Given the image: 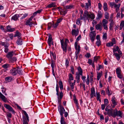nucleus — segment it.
Masks as SVG:
<instances>
[{
  "mask_svg": "<svg viewBox=\"0 0 124 124\" xmlns=\"http://www.w3.org/2000/svg\"><path fill=\"white\" fill-rule=\"evenodd\" d=\"M115 3L114 2H110L109 3V5L111 8H113L115 5Z\"/></svg>",
  "mask_w": 124,
  "mask_h": 124,
  "instance_id": "4d7b16f0",
  "label": "nucleus"
},
{
  "mask_svg": "<svg viewBox=\"0 0 124 124\" xmlns=\"http://www.w3.org/2000/svg\"><path fill=\"white\" fill-rule=\"evenodd\" d=\"M77 69L78 72H77L76 74V78L77 80V82L78 83L80 80V76H82L83 75V71L80 66L78 67Z\"/></svg>",
  "mask_w": 124,
  "mask_h": 124,
  "instance_id": "7ed1b4c3",
  "label": "nucleus"
},
{
  "mask_svg": "<svg viewBox=\"0 0 124 124\" xmlns=\"http://www.w3.org/2000/svg\"><path fill=\"white\" fill-rule=\"evenodd\" d=\"M59 85L60 88L61 90L63 89V85L62 82L61 81H60L59 82Z\"/></svg>",
  "mask_w": 124,
  "mask_h": 124,
  "instance_id": "f704fd0d",
  "label": "nucleus"
},
{
  "mask_svg": "<svg viewBox=\"0 0 124 124\" xmlns=\"http://www.w3.org/2000/svg\"><path fill=\"white\" fill-rule=\"evenodd\" d=\"M21 35V34L18 31H17L16 32V34H15L14 37H17L18 38H20V37Z\"/></svg>",
  "mask_w": 124,
  "mask_h": 124,
  "instance_id": "b1692460",
  "label": "nucleus"
},
{
  "mask_svg": "<svg viewBox=\"0 0 124 124\" xmlns=\"http://www.w3.org/2000/svg\"><path fill=\"white\" fill-rule=\"evenodd\" d=\"M80 20H82L83 19V17L82 16V15L83 14V11L82 10H80Z\"/></svg>",
  "mask_w": 124,
  "mask_h": 124,
  "instance_id": "79ce46f5",
  "label": "nucleus"
},
{
  "mask_svg": "<svg viewBox=\"0 0 124 124\" xmlns=\"http://www.w3.org/2000/svg\"><path fill=\"white\" fill-rule=\"evenodd\" d=\"M22 111L24 115L25 116L26 118L24 117H23V124H28L27 121H29V118L28 115L27 114L26 112L24 110H23Z\"/></svg>",
  "mask_w": 124,
  "mask_h": 124,
  "instance_id": "39448f33",
  "label": "nucleus"
},
{
  "mask_svg": "<svg viewBox=\"0 0 124 124\" xmlns=\"http://www.w3.org/2000/svg\"><path fill=\"white\" fill-rule=\"evenodd\" d=\"M117 77L120 79H121L122 78L123 75L121 74V73L117 74Z\"/></svg>",
  "mask_w": 124,
  "mask_h": 124,
  "instance_id": "0e129e2a",
  "label": "nucleus"
},
{
  "mask_svg": "<svg viewBox=\"0 0 124 124\" xmlns=\"http://www.w3.org/2000/svg\"><path fill=\"white\" fill-rule=\"evenodd\" d=\"M90 38L92 42H93L96 36V33L95 31H92L90 34Z\"/></svg>",
  "mask_w": 124,
  "mask_h": 124,
  "instance_id": "0eeeda50",
  "label": "nucleus"
},
{
  "mask_svg": "<svg viewBox=\"0 0 124 124\" xmlns=\"http://www.w3.org/2000/svg\"><path fill=\"white\" fill-rule=\"evenodd\" d=\"M114 25V23H110L109 24V29L110 30H113V27Z\"/></svg>",
  "mask_w": 124,
  "mask_h": 124,
  "instance_id": "37998d69",
  "label": "nucleus"
},
{
  "mask_svg": "<svg viewBox=\"0 0 124 124\" xmlns=\"http://www.w3.org/2000/svg\"><path fill=\"white\" fill-rule=\"evenodd\" d=\"M113 44L111 42H110L109 43H108L106 44V46L109 47H110L111 46H112L113 45Z\"/></svg>",
  "mask_w": 124,
  "mask_h": 124,
  "instance_id": "6e6d98bb",
  "label": "nucleus"
},
{
  "mask_svg": "<svg viewBox=\"0 0 124 124\" xmlns=\"http://www.w3.org/2000/svg\"><path fill=\"white\" fill-rule=\"evenodd\" d=\"M33 18L32 17H31L27 20L25 23V25H29L31 27L33 24L32 21Z\"/></svg>",
  "mask_w": 124,
  "mask_h": 124,
  "instance_id": "9d476101",
  "label": "nucleus"
},
{
  "mask_svg": "<svg viewBox=\"0 0 124 124\" xmlns=\"http://www.w3.org/2000/svg\"><path fill=\"white\" fill-rule=\"evenodd\" d=\"M96 96H97V100H99L100 102L101 101V100L100 99V95L99 93H98L97 92L96 93Z\"/></svg>",
  "mask_w": 124,
  "mask_h": 124,
  "instance_id": "c85d7f7f",
  "label": "nucleus"
},
{
  "mask_svg": "<svg viewBox=\"0 0 124 124\" xmlns=\"http://www.w3.org/2000/svg\"><path fill=\"white\" fill-rule=\"evenodd\" d=\"M86 83L88 85H89V76L88 75H87V76Z\"/></svg>",
  "mask_w": 124,
  "mask_h": 124,
  "instance_id": "de8ad7c7",
  "label": "nucleus"
},
{
  "mask_svg": "<svg viewBox=\"0 0 124 124\" xmlns=\"http://www.w3.org/2000/svg\"><path fill=\"white\" fill-rule=\"evenodd\" d=\"M4 107L7 109H8L9 111H11L14 114L15 111L12 108L8 105L7 104H4Z\"/></svg>",
  "mask_w": 124,
  "mask_h": 124,
  "instance_id": "1a4fd4ad",
  "label": "nucleus"
},
{
  "mask_svg": "<svg viewBox=\"0 0 124 124\" xmlns=\"http://www.w3.org/2000/svg\"><path fill=\"white\" fill-rule=\"evenodd\" d=\"M88 2L86 3L85 4V8L87 10L89 9V7L91 6V1L90 0H88Z\"/></svg>",
  "mask_w": 124,
  "mask_h": 124,
  "instance_id": "4468645a",
  "label": "nucleus"
},
{
  "mask_svg": "<svg viewBox=\"0 0 124 124\" xmlns=\"http://www.w3.org/2000/svg\"><path fill=\"white\" fill-rule=\"evenodd\" d=\"M55 2H53L52 3H51L48 5L47 7L48 8H51L53 7H55Z\"/></svg>",
  "mask_w": 124,
  "mask_h": 124,
  "instance_id": "5701e85b",
  "label": "nucleus"
},
{
  "mask_svg": "<svg viewBox=\"0 0 124 124\" xmlns=\"http://www.w3.org/2000/svg\"><path fill=\"white\" fill-rule=\"evenodd\" d=\"M52 26V25L51 23H49L48 24V29L49 30L50 29Z\"/></svg>",
  "mask_w": 124,
  "mask_h": 124,
  "instance_id": "69168bd1",
  "label": "nucleus"
},
{
  "mask_svg": "<svg viewBox=\"0 0 124 124\" xmlns=\"http://www.w3.org/2000/svg\"><path fill=\"white\" fill-rule=\"evenodd\" d=\"M116 72L117 74L121 73V70L120 68H117L116 69Z\"/></svg>",
  "mask_w": 124,
  "mask_h": 124,
  "instance_id": "a19ab883",
  "label": "nucleus"
},
{
  "mask_svg": "<svg viewBox=\"0 0 124 124\" xmlns=\"http://www.w3.org/2000/svg\"><path fill=\"white\" fill-rule=\"evenodd\" d=\"M79 31L78 29L77 30L75 29H73L71 31V34L73 36L74 35L75 37L77 36L78 34Z\"/></svg>",
  "mask_w": 124,
  "mask_h": 124,
  "instance_id": "ddd939ff",
  "label": "nucleus"
},
{
  "mask_svg": "<svg viewBox=\"0 0 124 124\" xmlns=\"http://www.w3.org/2000/svg\"><path fill=\"white\" fill-rule=\"evenodd\" d=\"M5 80L7 82H11L12 80V77L11 76L7 77L5 78Z\"/></svg>",
  "mask_w": 124,
  "mask_h": 124,
  "instance_id": "412c9836",
  "label": "nucleus"
},
{
  "mask_svg": "<svg viewBox=\"0 0 124 124\" xmlns=\"http://www.w3.org/2000/svg\"><path fill=\"white\" fill-rule=\"evenodd\" d=\"M91 93L90 94L91 98L93 97L94 96H96V94L95 89L94 87H92L91 88Z\"/></svg>",
  "mask_w": 124,
  "mask_h": 124,
  "instance_id": "f8f14e48",
  "label": "nucleus"
},
{
  "mask_svg": "<svg viewBox=\"0 0 124 124\" xmlns=\"http://www.w3.org/2000/svg\"><path fill=\"white\" fill-rule=\"evenodd\" d=\"M102 16V13L101 11H99L98 14V18L100 19Z\"/></svg>",
  "mask_w": 124,
  "mask_h": 124,
  "instance_id": "7c9ffc66",
  "label": "nucleus"
},
{
  "mask_svg": "<svg viewBox=\"0 0 124 124\" xmlns=\"http://www.w3.org/2000/svg\"><path fill=\"white\" fill-rule=\"evenodd\" d=\"M68 41V40L67 39H65V42L64 41L63 39L61 40L60 41L62 48V49L63 51H65L66 53L67 52V45L66 42Z\"/></svg>",
  "mask_w": 124,
  "mask_h": 124,
  "instance_id": "20e7f679",
  "label": "nucleus"
},
{
  "mask_svg": "<svg viewBox=\"0 0 124 124\" xmlns=\"http://www.w3.org/2000/svg\"><path fill=\"white\" fill-rule=\"evenodd\" d=\"M115 110H116L115 111V110H114L113 113L112 112V116L114 117H116V109Z\"/></svg>",
  "mask_w": 124,
  "mask_h": 124,
  "instance_id": "8fccbe9b",
  "label": "nucleus"
},
{
  "mask_svg": "<svg viewBox=\"0 0 124 124\" xmlns=\"http://www.w3.org/2000/svg\"><path fill=\"white\" fill-rule=\"evenodd\" d=\"M15 29L14 28L11 27V26L9 25H8L6 26L5 31H4L5 32H7V31L8 32H12L15 31Z\"/></svg>",
  "mask_w": 124,
  "mask_h": 124,
  "instance_id": "9b49d317",
  "label": "nucleus"
},
{
  "mask_svg": "<svg viewBox=\"0 0 124 124\" xmlns=\"http://www.w3.org/2000/svg\"><path fill=\"white\" fill-rule=\"evenodd\" d=\"M16 43L19 45H21L22 44V40L21 38H18L17 40Z\"/></svg>",
  "mask_w": 124,
  "mask_h": 124,
  "instance_id": "393cba45",
  "label": "nucleus"
},
{
  "mask_svg": "<svg viewBox=\"0 0 124 124\" xmlns=\"http://www.w3.org/2000/svg\"><path fill=\"white\" fill-rule=\"evenodd\" d=\"M108 23V21L107 20L105 19H103L102 20V24H107Z\"/></svg>",
  "mask_w": 124,
  "mask_h": 124,
  "instance_id": "13d9d810",
  "label": "nucleus"
},
{
  "mask_svg": "<svg viewBox=\"0 0 124 124\" xmlns=\"http://www.w3.org/2000/svg\"><path fill=\"white\" fill-rule=\"evenodd\" d=\"M81 78L83 81V82L84 83H85L86 81V80L85 79L86 77L85 76H83V75L82 76H81Z\"/></svg>",
  "mask_w": 124,
  "mask_h": 124,
  "instance_id": "09e8293b",
  "label": "nucleus"
},
{
  "mask_svg": "<svg viewBox=\"0 0 124 124\" xmlns=\"http://www.w3.org/2000/svg\"><path fill=\"white\" fill-rule=\"evenodd\" d=\"M52 35H50L48 37V38L47 40V42L48 45L49 46H51V43L52 42Z\"/></svg>",
  "mask_w": 124,
  "mask_h": 124,
  "instance_id": "dca6fc26",
  "label": "nucleus"
},
{
  "mask_svg": "<svg viewBox=\"0 0 124 124\" xmlns=\"http://www.w3.org/2000/svg\"><path fill=\"white\" fill-rule=\"evenodd\" d=\"M58 99V103L59 104L58 106H62L61 105V99H60L59 98Z\"/></svg>",
  "mask_w": 124,
  "mask_h": 124,
  "instance_id": "680f3d73",
  "label": "nucleus"
},
{
  "mask_svg": "<svg viewBox=\"0 0 124 124\" xmlns=\"http://www.w3.org/2000/svg\"><path fill=\"white\" fill-rule=\"evenodd\" d=\"M21 16L18 14H16L13 16L12 17V19L15 21L18 19V17Z\"/></svg>",
  "mask_w": 124,
  "mask_h": 124,
  "instance_id": "4be33fe9",
  "label": "nucleus"
},
{
  "mask_svg": "<svg viewBox=\"0 0 124 124\" xmlns=\"http://www.w3.org/2000/svg\"><path fill=\"white\" fill-rule=\"evenodd\" d=\"M0 97L4 102H6L7 99L1 93H0Z\"/></svg>",
  "mask_w": 124,
  "mask_h": 124,
  "instance_id": "aec40b11",
  "label": "nucleus"
},
{
  "mask_svg": "<svg viewBox=\"0 0 124 124\" xmlns=\"http://www.w3.org/2000/svg\"><path fill=\"white\" fill-rule=\"evenodd\" d=\"M23 73V71L19 67H17L16 69L13 68L10 70V74L13 76H15L17 73H18L20 75H22Z\"/></svg>",
  "mask_w": 124,
  "mask_h": 124,
  "instance_id": "f257e3e1",
  "label": "nucleus"
},
{
  "mask_svg": "<svg viewBox=\"0 0 124 124\" xmlns=\"http://www.w3.org/2000/svg\"><path fill=\"white\" fill-rule=\"evenodd\" d=\"M112 111L111 109H110L108 111V114L109 116H111L112 115Z\"/></svg>",
  "mask_w": 124,
  "mask_h": 124,
  "instance_id": "603ef678",
  "label": "nucleus"
},
{
  "mask_svg": "<svg viewBox=\"0 0 124 124\" xmlns=\"http://www.w3.org/2000/svg\"><path fill=\"white\" fill-rule=\"evenodd\" d=\"M0 45L2 46H3L4 47V52L5 53H7L9 50L8 47L9 46L7 42H2L0 44Z\"/></svg>",
  "mask_w": 124,
  "mask_h": 124,
  "instance_id": "423d86ee",
  "label": "nucleus"
},
{
  "mask_svg": "<svg viewBox=\"0 0 124 124\" xmlns=\"http://www.w3.org/2000/svg\"><path fill=\"white\" fill-rule=\"evenodd\" d=\"M116 116H117L118 117H122L123 116V114L121 111L120 110L118 111L117 109H116Z\"/></svg>",
  "mask_w": 124,
  "mask_h": 124,
  "instance_id": "f3484780",
  "label": "nucleus"
},
{
  "mask_svg": "<svg viewBox=\"0 0 124 124\" xmlns=\"http://www.w3.org/2000/svg\"><path fill=\"white\" fill-rule=\"evenodd\" d=\"M14 54V52L12 51L8 53L7 55V56L8 58H10L13 56Z\"/></svg>",
  "mask_w": 124,
  "mask_h": 124,
  "instance_id": "6ab92c4d",
  "label": "nucleus"
},
{
  "mask_svg": "<svg viewBox=\"0 0 124 124\" xmlns=\"http://www.w3.org/2000/svg\"><path fill=\"white\" fill-rule=\"evenodd\" d=\"M83 17L84 20L88 19V20L89 18H91V19L93 20L95 18V15L93 14H89L88 11L85 10L84 11Z\"/></svg>",
  "mask_w": 124,
  "mask_h": 124,
  "instance_id": "f03ea898",
  "label": "nucleus"
},
{
  "mask_svg": "<svg viewBox=\"0 0 124 124\" xmlns=\"http://www.w3.org/2000/svg\"><path fill=\"white\" fill-rule=\"evenodd\" d=\"M102 26L101 23L97 24L95 26V28L97 30H99L100 31H101L102 30Z\"/></svg>",
  "mask_w": 124,
  "mask_h": 124,
  "instance_id": "2eb2a0df",
  "label": "nucleus"
},
{
  "mask_svg": "<svg viewBox=\"0 0 124 124\" xmlns=\"http://www.w3.org/2000/svg\"><path fill=\"white\" fill-rule=\"evenodd\" d=\"M28 15V14H22L20 15V16H22L21 19H24L25 17H26V16H27Z\"/></svg>",
  "mask_w": 124,
  "mask_h": 124,
  "instance_id": "72a5a7b5",
  "label": "nucleus"
},
{
  "mask_svg": "<svg viewBox=\"0 0 124 124\" xmlns=\"http://www.w3.org/2000/svg\"><path fill=\"white\" fill-rule=\"evenodd\" d=\"M103 7L104 10L105 11H106L107 10L108 8L107 6V4L105 2L104 3Z\"/></svg>",
  "mask_w": 124,
  "mask_h": 124,
  "instance_id": "c756f323",
  "label": "nucleus"
},
{
  "mask_svg": "<svg viewBox=\"0 0 124 124\" xmlns=\"http://www.w3.org/2000/svg\"><path fill=\"white\" fill-rule=\"evenodd\" d=\"M102 73L101 72H97V79L98 80H99L100 78L102 76Z\"/></svg>",
  "mask_w": 124,
  "mask_h": 124,
  "instance_id": "cd10ccee",
  "label": "nucleus"
},
{
  "mask_svg": "<svg viewBox=\"0 0 124 124\" xmlns=\"http://www.w3.org/2000/svg\"><path fill=\"white\" fill-rule=\"evenodd\" d=\"M105 18L107 19H109V14L107 12H106L105 14Z\"/></svg>",
  "mask_w": 124,
  "mask_h": 124,
  "instance_id": "49530a36",
  "label": "nucleus"
},
{
  "mask_svg": "<svg viewBox=\"0 0 124 124\" xmlns=\"http://www.w3.org/2000/svg\"><path fill=\"white\" fill-rule=\"evenodd\" d=\"M124 26V21H122L121 22L120 26H121L123 27Z\"/></svg>",
  "mask_w": 124,
  "mask_h": 124,
  "instance_id": "774afa93",
  "label": "nucleus"
},
{
  "mask_svg": "<svg viewBox=\"0 0 124 124\" xmlns=\"http://www.w3.org/2000/svg\"><path fill=\"white\" fill-rule=\"evenodd\" d=\"M106 92L107 94H108L109 96L111 94V93H110L109 90L108 86L107 87L106 89Z\"/></svg>",
  "mask_w": 124,
  "mask_h": 124,
  "instance_id": "c9c22d12",
  "label": "nucleus"
},
{
  "mask_svg": "<svg viewBox=\"0 0 124 124\" xmlns=\"http://www.w3.org/2000/svg\"><path fill=\"white\" fill-rule=\"evenodd\" d=\"M69 62L68 59H66L65 61V65L67 67L69 65Z\"/></svg>",
  "mask_w": 124,
  "mask_h": 124,
  "instance_id": "052dcab7",
  "label": "nucleus"
},
{
  "mask_svg": "<svg viewBox=\"0 0 124 124\" xmlns=\"http://www.w3.org/2000/svg\"><path fill=\"white\" fill-rule=\"evenodd\" d=\"M58 24L57 22L54 24H53L52 27L54 28H56L58 25Z\"/></svg>",
  "mask_w": 124,
  "mask_h": 124,
  "instance_id": "e2e57ef3",
  "label": "nucleus"
},
{
  "mask_svg": "<svg viewBox=\"0 0 124 124\" xmlns=\"http://www.w3.org/2000/svg\"><path fill=\"white\" fill-rule=\"evenodd\" d=\"M104 104L105 105H108V100L107 99H105L104 100Z\"/></svg>",
  "mask_w": 124,
  "mask_h": 124,
  "instance_id": "bf43d9fd",
  "label": "nucleus"
},
{
  "mask_svg": "<svg viewBox=\"0 0 124 124\" xmlns=\"http://www.w3.org/2000/svg\"><path fill=\"white\" fill-rule=\"evenodd\" d=\"M73 6L72 5H67L64 7V8L65 9H70L73 8Z\"/></svg>",
  "mask_w": 124,
  "mask_h": 124,
  "instance_id": "bb28decb",
  "label": "nucleus"
},
{
  "mask_svg": "<svg viewBox=\"0 0 124 124\" xmlns=\"http://www.w3.org/2000/svg\"><path fill=\"white\" fill-rule=\"evenodd\" d=\"M56 90L57 92L56 95L58 96V97L59 94V87L57 85H56Z\"/></svg>",
  "mask_w": 124,
  "mask_h": 124,
  "instance_id": "a18cd8bd",
  "label": "nucleus"
},
{
  "mask_svg": "<svg viewBox=\"0 0 124 124\" xmlns=\"http://www.w3.org/2000/svg\"><path fill=\"white\" fill-rule=\"evenodd\" d=\"M114 55H115L116 59L118 61L119 60L120 58V55L117 53L115 54Z\"/></svg>",
  "mask_w": 124,
  "mask_h": 124,
  "instance_id": "e433bc0d",
  "label": "nucleus"
},
{
  "mask_svg": "<svg viewBox=\"0 0 124 124\" xmlns=\"http://www.w3.org/2000/svg\"><path fill=\"white\" fill-rule=\"evenodd\" d=\"M69 82V83L70 84V86L71 87V88L72 91H73V89L74 88V84H73V83H72V84L71 83V82L70 81V82Z\"/></svg>",
  "mask_w": 124,
  "mask_h": 124,
  "instance_id": "58836bf2",
  "label": "nucleus"
},
{
  "mask_svg": "<svg viewBox=\"0 0 124 124\" xmlns=\"http://www.w3.org/2000/svg\"><path fill=\"white\" fill-rule=\"evenodd\" d=\"M55 63L54 61H53L52 59L51 67L52 68V69H54V67Z\"/></svg>",
  "mask_w": 124,
  "mask_h": 124,
  "instance_id": "ea45409f",
  "label": "nucleus"
},
{
  "mask_svg": "<svg viewBox=\"0 0 124 124\" xmlns=\"http://www.w3.org/2000/svg\"><path fill=\"white\" fill-rule=\"evenodd\" d=\"M60 122L61 124H66L63 116H61Z\"/></svg>",
  "mask_w": 124,
  "mask_h": 124,
  "instance_id": "2f4dec72",
  "label": "nucleus"
},
{
  "mask_svg": "<svg viewBox=\"0 0 124 124\" xmlns=\"http://www.w3.org/2000/svg\"><path fill=\"white\" fill-rule=\"evenodd\" d=\"M74 102L76 104V105L78 109L79 108V107L78 105V100H77L75 97L74 98Z\"/></svg>",
  "mask_w": 124,
  "mask_h": 124,
  "instance_id": "a878e982",
  "label": "nucleus"
},
{
  "mask_svg": "<svg viewBox=\"0 0 124 124\" xmlns=\"http://www.w3.org/2000/svg\"><path fill=\"white\" fill-rule=\"evenodd\" d=\"M116 100V99L114 96L112 98L111 101L113 104L114 105V107L117 105V103Z\"/></svg>",
  "mask_w": 124,
  "mask_h": 124,
  "instance_id": "a211bd4d",
  "label": "nucleus"
},
{
  "mask_svg": "<svg viewBox=\"0 0 124 124\" xmlns=\"http://www.w3.org/2000/svg\"><path fill=\"white\" fill-rule=\"evenodd\" d=\"M107 24H102V26L103 27L104 29L107 30L108 29Z\"/></svg>",
  "mask_w": 124,
  "mask_h": 124,
  "instance_id": "864d4df0",
  "label": "nucleus"
},
{
  "mask_svg": "<svg viewBox=\"0 0 124 124\" xmlns=\"http://www.w3.org/2000/svg\"><path fill=\"white\" fill-rule=\"evenodd\" d=\"M63 96V93L62 91L59 93V96L58 97V99H62Z\"/></svg>",
  "mask_w": 124,
  "mask_h": 124,
  "instance_id": "473e14b6",
  "label": "nucleus"
},
{
  "mask_svg": "<svg viewBox=\"0 0 124 124\" xmlns=\"http://www.w3.org/2000/svg\"><path fill=\"white\" fill-rule=\"evenodd\" d=\"M96 44L98 46H99L101 44L100 40H97V41L96 42Z\"/></svg>",
  "mask_w": 124,
  "mask_h": 124,
  "instance_id": "5fc2aeb1",
  "label": "nucleus"
},
{
  "mask_svg": "<svg viewBox=\"0 0 124 124\" xmlns=\"http://www.w3.org/2000/svg\"><path fill=\"white\" fill-rule=\"evenodd\" d=\"M62 18L61 17L58 19L57 20V22L58 24L62 21Z\"/></svg>",
  "mask_w": 124,
  "mask_h": 124,
  "instance_id": "338daca9",
  "label": "nucleus"
},
{
  "mask_svg": "<svg viewBox=\"0 0 124 124\" xmlns=\"http://www.w3.org/2000/svg\"><path fill=\"white\" fill-rule=\"evenodd\" d=\"M69 79L70 80H73V77L72 75L71 74H70L69 75Z\"/></svg>",
  "mask_w": 124,
  "mask_h": 124,
  "instance_id": "c03bdc74",
  "label": "nucleus"
},
{
  "mask_svg": "<svg viewBox=\"0 0 124 124\" xmlns=\"http://www.w3.org/2000/svg\"><path fill=\"white\" fill-rule=\"evenodd\" d=\"M79 52H77V51H76L75 52V57H76V60H77V59L78 58V56L79 55Z\"/></svg>",
  "mask_w": 124,
  "mask_h": 124,
  "instance_id": "3c124183",
  "label": "nucleus"
},
{
  "mask_svg": "<svg viewBox=\"0 0 124 124\" xmlns=\"http://www.w3.org/2000/svg\"><path fill=\"white\" fill-rule=\"evenodd\" d=\"M58 110L61 116H63V114L65 111V109L62 106H58Z\"/></svg>",
  "mask_w": 124,
  "mask_h": 124,
  "instance_id": "6e6552de",
  "label": "nucleus"
},
{
  "mask_svg": "<svg viewBox=\"0 0 124 124\" xmlns=\"http://www.w3.org/2000/svg\"><path fill=\"white\" fill-rule=\"evenodd\" d=\"M2 67L5 69H6L10 67V65L9 64H5L3 65Z\"/></svg>",
  "mask_w": 124,
  "mask_h": 124,
  "instance_id": "4c0bfd02",
  "label": "nucleus"
}]
</instances>
